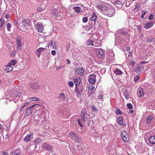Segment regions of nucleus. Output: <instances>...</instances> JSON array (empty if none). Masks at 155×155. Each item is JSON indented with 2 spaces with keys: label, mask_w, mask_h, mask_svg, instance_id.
<instances>
[{
  "label": "nucleus",
  "mask_w": 155,
  "mask_h": 155,
  "mask_svg": "<svg viewBox=\"0 0 155 155\" xmlns=\"http://www.w3.org/2000/svg\"><path fill=\"white\" fill-rule=\"evenodd\" d=\"M87 111L85 108L83 109L81 111L80 114L81 118L78 120V122L80 126L82 127H83V123H85L87 120Z\"/></svg>",
  "instance_id": "nucleus-1"
},
{
  "label": "nucleus",
  "mask_w": 155,
  "mask_h": 155,
  "mask_svg": "<svg viewBox=\"0 0 155 155\" xmlns=\"http://www.w3.org/2000/svg\"><path fill=\"white\" fill-rule=\"evenodd\" d=\"M21 22L19 27H20V28L21 31H25L30 26V21L28 19H22Z\"/></svg>",
  "instance_id": "nucleus-2"
},
{
  "label": "nucleus",
  "mask_w": 155,
  "mask_h": 155,
  "mask_svg": "<svg viewBox=\"0 0 155 155\" xmlns=\"http://www.w3.org/2000/svg\"><path fill=\"white\" fill-rule=\"evenodd\" d=\"M115 10L112 7L107 8L105 11H103V14L109 17H112L115 14Z\"/></svg>",
  "instance_id": "nucleus-3"
},
{
  "label": "nucleus",
  "mask_w": 155,
  "mask_h": 155,
  "mask_svg": "<svg viewBox=\"0 0 155 155\" xmlns=\"http://www.w3.org/2000/svg\"><path fill=\"white\" fill-rule=\"evenodd\" d=\"M121 137L122 140L125 142H127L129 140V137L127 132L125 130H122L120 133Z\"/></svg>",
  "instance_id": "nucleus-4"
},
{
  "label": "nucleus",
  "mask_w": 155,
  "mask_h": 155,
  "mask_svg": "<svg viewBox=\"0 0 155 155\" xmlns=\"http://www.w3.org/2000/svg\"><path fill=\"white\" fill-rule=\"evenodd\" d=\"M70 135L71 138L75 142L78 143H80L81 142V139L78 137V135L77 134L70 132Z\"/></svg>",
  "instance_id": "nucleus-5"
},
{
  "label": "nucleus",
  "mask_w": 155,
  "mask_h": 155,
  "mask_svg": "<svg viewBox=\"0 0 155 155\" xmlns=\"http://www.w3.org/2000/svg\"><path fill=\"white\" fill-rule=\"evenodd\" d=\"M52 13L53 15V17L55 18V20H59L61 18V17L60 15V13L58 12V10L56 9H53L52 11Z\"/></svg>",
  "instance_id": "nucleus-6"
},
{
  "label": "nucleus",
  "mask_w": 155,
  "mask_h": 155,
  "mask_svg": "<svg viewBox=\"0 0 155 155\" xmlns=\"http://www.w3.org/2000/svg\"><path fill=\"white\" fill-rule=\"evenodd\" d=\"M144 69L143 66L141 64H138L136 65L134 68V71L137 73L141 72Z\"/></svg>",
  "instance_id": "nucleus-7"
},
{
  "label": "nucleus",
  "mask_w": 155,
  "mask_h": 155,
  "mask_svg": "<svg viewBox=\"0 0 155 155\" xmlns=\"http://www.w3.org/2000/svg\"><path fill=\"white\" fill-rule=\"evenodd\" d=\"M96 74H94L89 75L88 77V81L91 84H94L96 82Z\"/></svg>",
  "instance_id": "nucleus-8"
},
{
  "label": "nucleus",
  "mask_w": 155,
  "mask_h": 155,
  "mask_svg": "<svg viewBox=\"0 0 155 155\" xmlns=\"http://www.w3.org/2000/svg\"><path fill=\"white\" fill-rule=\"evenodd\" d=\"M35 28L40 32H42L44 30V27L42 24L40 22L37 23L35 25Z\"/></svg>",
  "instance_id": "nucleus-9"
},
{
  "label": "nucleus",
  "mask_w": 155,
  "mask_h": 155,
  "mask_svg": "<svg viewBox=\"0 0 155 155\" xmlns=\"http://www.w3.org/2000/svg\"><path fill=\"white\" fill-rule=\"evenodd\" d=\"M96 6L97 8L100 9L101 10V12L103 13V11H105V10L107 8L105 6V3L101 2V3H99V5L96 4Z\"/></svg>",
  "instance_id": "nucleus-10"
},
{
  "label": "nucleus",
  "mask_w": 155,
  "mask_h": 155,
  "mask_svg": "<svg viewBox=\"0 0 155 155\" xmlns=\"http://www.w3.org/2000/svg\"><path fill=\"white\" fill-rule=\"evenodd\" d=\"M36 104H34L33 105L29 107L27 109L26 114V116H30L32 114V108H33Z\"/></svg>",
  "instance_id": "nucleus-11"
},
{
  "label": "nucleus",
  "mask_w": 155,
  "mask_h": 155,
  "mask_svg": "<svg viewBox=\"0 0 155 155\" xmlns=\"http://www.w3.org/2000/svg\"><path fill=\"white\" fill-rule=\"evenodd\" d=\"M96 53L98 57L102 58L103 57L104 54L103 50L101 48L97 49L96 51Z\"/></svg>",
  "instance_id": "nucleus-12"
},
{
  "label": "nucleus",
  "mask_w": 155,
  "mask_h": 155,
  "mask_svg": "<svg viewBox=\"0 0 155 155\" xmlns=\"http://www.w3.org/2000/svg\"><path fill=\"white\" fill-rule=\"evenodd\" d=\"M123 121L124 118L122 116L120 115L118 117L117 120L118 124L122 126H124L125 125V124Z\"/></svg>",
  "instance_id": "nucleus-13"
},
{
  "label": "nucleus",
  "mask_w": 155,
  "mask_h": 155,
  "mask_svg": "<svg viewBox=\"0 0 155 155\" xmlns=\"http://www.w3.org/2000/svg\"><path fill=\"white\" fill-rule=\"evenodd\" d=\"M17 46V49L20 50L21 49V38L20 36H18L17 38L16 39Z\"/></svg>",
  "instance_id": "nucleus-14"
},
{
  "label": "nucleus",
  "mask_w": 155,
  "mask_h": 155,
  "mask_svg": "<svg viewBox=\"0 0 155 155\" xmlns=\"http://www.w3.org/2000/svg\"><path fill=\"white\" fill-rule=\"evenodd\" d=\"M75 70L76 72L80 74L81 76H82L84 74V69L83 68H77L75 69Z\"/></svg>",
  "instance_id": "nucleus-15"
},
{
  "label": "nucleus",
  "mask_w": 155,
  "mask_h": 155,
  "mask_svg": "<svg viewBox=\"0 0 155 155\" xmlns=\"http://www.w3.org/2000/svg\"><path fill=\"white\" fill-rule=\"evenodd\" d=\"M44 149L48 151H50L52 150V147L49 144L45 143L43 145Z\"/></svg>",
  "instance_id": "nucleus-16"
},
{
  "label": "nucleus",
  "mask_w": 155,
  "mask_h": 155,
  "mask_svg": "<svg viewBox=\"0 0 155 155\" xmlns=\"http://www.w3.org/2000/svg\"><path fill=\"white\" fill-rule=\"evenodd\" d=\"M29 86L31 88L35 90L37 89L39 87L38 84L37 83H31Z\"/></svg>",
  "instance_id": "nucleus-17"
},
{
  "label": "nucleus",
  "mask_w": 155,
  "mask_h": 155,
  "mask_svg": "<svg viewBox=\"0 0 155 155\" xmlns=\"http://www.w3.org/2000/svg\"><path fill=\"white\" fill-rule=\"evenodd\" d=\"M154 24V23L152 21L147 22L144 25V27L146 29H149L152 27Z\"/></svg>",
  "instance_id": "nucleus-18"
},
{
  "label": "nucleus",
  "mask_w": 155,
  "mask_h": 155,
  "mask_svg": "<svg viewBox=\"0 0 155 155\" xmlns=\"http://www.w3.org/2000/svg\"><path fill=\"white\" fill-rule=\"evenodd\" d=\"M45 50V48H40L37 49L36 51V53L38 58L40 57L41 52Z\"/></svg>",
  "instance_id": "nucleus-19"
},
{
  "label": "nucleus",
  "mask_w": 155,
  "mask_h": 155,
  "mask_svg": "<svg viewBox=\"0 0 155 155\" xmlns=\"http://www.w3.org/2000/svg\"><path fill=\"white\" fill-rule=\"evenodd\" d=\"M137 94L139 97H141L143 96L144 92L142 88H140L138 89Z\"/></svg>",
  "instance_id": "nucleus-20"
},
{
  "label": "nucleus",
  "mask_w": 155,
  "mask_h": 155,
  "mask_svg": "<svg viewBox=\"0 0 155 155\" xmlns=\"http://www.w3.org/2000/svg\"><path fill=\"white\" fill-rule=\"evenodd\" d=\"M149 141L151 144H154L155 143V136H152L149 138Z\"/></svg>",
  "instance_id": "nucleus-21"
},
{
  "label": "nucleus",
  "mask_w": 155,
  "mask_h": 155,
  "mask_svg": "<svg viewBox=\"0 0 155 155\" xmlns=\"http://www.w3.org/2000/svg\"><path fill=\"white\" fill-rule=\"evenodd\" d=\"M114 72L116 75H120L122 73V72L119 69L116 68L114 70Z\"/></svg>",
  "instance_id": "nucleus-22"
},
{
  "label": "nucleus",
  "mask_w": 155,
  "mask_h": 155,
  "mask_svg": "<svg viewBox=\"0 0 155 155\" xmlns=\"http://www.w3.org/2000/svg\"><path fill=\"white\" fill-rule=\"evenodd\" d=\"M127 63L128 64L132 66H134L136 64V62L133 60H129L127 59Z\"/></svg>",
  "instance_id": "nucleus-23"
},
{
  "label": "nucleus",
  "mask_w": 155,
  "mask_h": 155,
  "mask_svg": "<svg viewBox=\"0 0 155 155\" xmlns=\"http://www.w3.org/2000/svg\"><path fill=\"white\" fill-rule=\"evenodd\" d=\"M74 83L77 86L81 82V80H80V78H76L74 80Z\"/></svg>",
  "instance_id": "nucleus-24"
},
{
  "label": "nucleus",
  "mask_w": 155,
  "mask_h": 155,
  "mask_svg": "<svg viewBox=\"0 0 155 155\" xmlns=\"http://www.w3.org/2000/svg\"><path fill=\"white\" fill-rule=\"evenodd\" d=\"M153 117L150 115L149 117H147L146 118V120L148 124L151 123L152 120L153 119Z\"/></svg>",
  "instance_id": "nucleus-25"
},
{
  "label": "nucleus",
  "mask_w": 155,
  "mask_h": 155,
  "mask_svg": "<svg viewBox=\"0 0 155 155\" xmlns=\"http://www.w3.org/2000/svg\"><path fill=\"white\" fill-rule=\"evenodd\" d=\"M92 24V22H90L88 24V25L86 26L85 29L87 31H89L93 27Z\"/></svg>",
  "instance_id": "nucleus-26"
},
{
  "label": "nucleus",
  "mask_w": 155,
  "mask_h": 155,
  "mask_svg": "<svg viewBox=\"0 0 155 155\" xmlns=\"http://www.w3.org/2000/svg\"><path fill=\"white\" fill-rule=\"evenodd\" d=\"M115 4L117 7H121L122 5V2L120 1H117L115 2Z\"/></svg>",
  "instance_id": "nucleus-27"
},
{
  "label": "nucleus",
  "mask_w": 155,
  "mask_h": 155,
  "mask_svg": "<svg viewBox=\"0 0 155 155\" xmlns=\"http://www.w3.org/2000/svg\"><path fill=\"white\" fill-rule=\"evenodd\" d=\"M32 136V135L31 134H28L27 136L25 137L24 140L25 141L28 142L30 140V137Z\"/></svg>",
  "instance_id": "nucleus-28"
},
{
  "label": "nucleus",
  "mask_w": 155,
  "mask_h": 155,
  "mask_svg": "<svg viewBox=\"0 0 155 155\" xmlns=\"http://www.w3.org/2000/svg\"><path fill=\"white\" fill-rule=\"evenodd\" d=\"M74 91H75L76 94H77V96H81V95L80 91L78 90V87L76 86L75 87Z\"/></svg>",
  "instance_id": "nucleus-29"
},
{
  "label": "nucleus",
  "mask_w": 155,
  "mask_h": 155,
  "mask_svg": "<svg viewBox=\"0 0 155 155\" xmlns=\"http://www.w3.org/2000/svg\"><path fill=\"white\" fill-rule=\"evenodd\" d=\"M13 70L12 67L8 64V65H7L6 66V68H5V70L7 71V72H9L12 71Z\"/></svg>",
  "instance_id": "nucleus-30"
},
{
  "label": "nucleus",
  "mask_w": 155,
  "mask_h": 155,
  "mask_svg": "<svg viewBox=\"0 0 155 155\" xmlns=\"http://www.w3.org/2000/svg\"><path fill=\"white\" fill-rule=\"evenodd\" d=\"M86 44L87 46H93V41L91 39H89L86 42Z\"/></svg>",
  "instance_id": "nucleus-31"
},
{
  "label": "nucleus",
  "mask_w": 155,
  "mask_h": 155,
  "mask_svg": "<svg viewBox=\"0 0 155 155\" xmlns=\"http://www.w3.org/2000/svg\"><path fill=\"white\" fill-rule=\"evenodd\" d=\"M155 39L152 37H150L147 38V41L148 43H152L154 41Z\"/></svg>",
  "instance_id": "nucleus-32"
},
{
  "label": "nucleus",
  "mask_w": 155,
  "mask_h": 155,
  "mask_svg": "<svg viewBox=\"0 0 155 155\" xmlns=\"http://www.w3.org/2000/svg\"><path fill=\"white\" fill-rule=\"evenodd\" d=\"M103 94L102 91H100L99 92L98 95L97 96L98 99H102L103 97Z\"/></svg>",
  "instance_id": "nucleus-33"
},
{
  "label": "nucleus",
  "mask_w": 155,
  "mask_h": 155,
  "mask_svg": "<svg viewBox=\"0 0 155 155\" xmlns=\"http://www.w3.org/2000/svg\"><path fill=\"white\" fill-rule=\"evenodd\" d=\"M124 95L125 96V98H126V99H129V94L128 92L127 91H125L124 93Z\"/></svg>",
  "instance_id": "nucleus-34"
},
{
  "label": "nucleus",
  "mask_w": 155,
  "mask_h": 155,
  "mask_svg": "<svg viewBox=\"0 0 155 155\" xmlns=\"http://www.w3.org/2000/svg\"><path fill=\"white\" fill-rule=\"evenodd\" d=\"M74 11L77 13H80L81 11V8L78 7H75L74 8Z\"/></svg>",
  "instance_id": "nucleus-35"
},
{
  "label": "nucleus",
  "mask_w": 155,
  "mask_h": 155,
  "mask_svg": "<svg viewBox=\"0 0 155 155\" xmlns=\"http://www.w3.org/2000/svg\"><path fill=\"white\" fill-rule=\"evenodd\" d=\"M45 6H43L41 5H40L37 8V10L40 12L45 10Z\"/></svg>",
  "instance_id": "nucleus-36"
},
{
  "label": "nucleus",
  "mask_w": 155,
  "mask_h": 155,
  "mask_svg": "<svg viewBox=\"0 0 155 155\" xmlns=\"http://www.w3.org/2000/svg\"><path fill=\"white\" fill-rule=\"evenodd\" d=\"M17 62V60H12L11 62L9 63L8 64L12 66V65H14Z\"/></svg>",
  "instance_id": "nucleus-37"
},
{
  "label": "nucleus",
  "mask_w": 155,
  "mask_h": 155,
  "mask_svg": "<svg viewBox=\"0 0 155 155\" xmlns=\"http://www.w3.org/2000/svg\"><path fill=\"white\" fill-rule=\"evenodd\" d=\"M100 46V44L98 43V41L97 40H95L93 41V46L96 47H98Z\"/></svg>",
  "instance_id": "nucleus-38"
},
{
  "label": "nucleus",
  "mask_w": 155,
  "mask_h": 155,
  "mask_svg": "<svg viewBox=\"0 0 155 155\" xmlns=\"http://www.w3.org/2000/svg\"><path fill=\"white\" fill-rule=\"evenodd\" d=\"M29 100L31 101H39L40 100V99L36 97H32L29 98Z\"/></svg>",
  "instance_id": "nucleus-39"
},
{
  "label": "nucleus",
  "mask_w": 155,
  "mask_h": 155,
  "mask_svg": "<svg viewBox=\"0 0 155 155\" xmlns=\"http://www.w3.org/2000/svg\"><path fill=\"white\" fill-rule=\"evenodd\" d=\"M59 98L61 100H64L65 98L64 94V93H61L59 95Z\"/></svg>",
  "instance_id": "nucleus-40"
},
{
  "label": "nucleus",
  "mask_w": 155,
  "mask_h": 155,
  "mask_svg": "<svg viewBox=\"0 0 155 155\" xmlns=\"http://www.w3.org/2000/svg\"><path fill=\"white\" fill-rule=\"evenodd\" d=\"M97 18L96 15L95 13L93 12L91 17L92 20L94 21Z\"/></svg>",
  "instance_id": "nucleus-41"
},
{
  "label": "nucleus",
  "mask_w": 155,
  "mask_h": 155,
  "mask_svg": "<svg viewBox=\"0 0 155 155\" xmlns=\"http://www.w3.org/2000/svg\"><path fill=\"white\" fill-rule=\"evenodd\" d=\"M5 21L4 20V19L2 18L0 19V27H2L3 26V24L5 22Z\"/></svg>",
  "instance_id": "nucleus-42"
},
{
  "label": "nucleus",
  "mask_w": 155,
  "mask_h": 155,
  "mask_svg": "<svg viewBox=\"0 0 155 155\" xmlns=\"http://www.w3.org/2000/svg\"><path fill=\"white\" fill-rule=\"evenodd\" d=\"M12 25L11 24L8 23L7 24L6 27L8 31H10V28H11Z\"/></svg>",
  "instance_id": "nucleus-43"
},
{
  "label": "nucleus",
  "mask_w": 155,
  "mask_h": 155,
  "mask_svg": "<svg viewBox=\"0 0 155 155\" xmlns=\"http://www.w3.org/2000/svg\"><path fill=\"white\" fill-rule=\"evenodd\" d=\"M140 76L139 74H138L137 76L134 78V81L135 82H137L140 78Z\"/></svg>",
  "instance_id": "nucleus-44"
},
{
  "label": "nucleus",
  "mask_w": 155,
  "mask_h": 155,
  "mask_svg": "<svg viewBox=\"0 0 155 155\" xmlns=\"http://www.w3.org/2000/svg\"><path fill=\"white\" fill-rule=\"evenodd\" d=\"M93 91H93L92 89H89V90L88 91L89 96H91V95L92 93H93Z\"/></svg>",
  "instance_id": "nucleus-45"
},
{
  "label": "nucleus",
  "mask_w": 155,
  "mask_h": 155,
  "mask_svg": "<svg viewBox=\"0 0 155 155\" xmlns=\"http://www.w3.org/2000/svg\"><path fill=\"white\" fill-rule=\"evenodd\" d=\"M117 111L116 112V114L117 115L120 114H122V112L118 108H117Z\"/></svg>",
  "instance_id": "nucleus-46"
},
{
  "label": "nucleus",
  "mask_w": 155,
  "mask_h": 155,
  "mask_svg": "<svg viewBox=\"0 0 155 155\" xmlns=\"http://www.w3.org/2000/svg\"><path fill=\"white\" fill-rule=\"evenodd\" d=\"M127 107L129 109H131L133 108V106L130 103L127 104Z\"/></svg>",
  "instance_id": "nucleus-47"
},
{
  "label": "nucleus",
  "mask_w": 155,
  "mask_h": 155,
  "mask_svg": "<svg viewBox=\"0 0 155 155\" xmlns=\"http://www.w3.org/2000/svg\"><path fill=\"white\" fill-rule=\"evenodd\" d=\"M3 137H4L3 138V141H6L7 139L8 138V134H7L5 137H4V136L3 135Z\"/></svg>",
  "instance_id": "nucleus-48"
},
{
  "label": "nucleus",
  "mask_w": 155,
  "mask_h": 155,
  "mask_svg": "<svg viewBox=\"0 0 155 155\" xmlns=\"http://www.w3.org/2000/svg\"><path fill=\"white\" fill-rule=\"evenodd\" d=\"M35 142L36 143H40L41 142V140L40 138H37L36 139L35 141Z\"/></svg>",
  "instance_id": "nucleus-49"
},
{
  "label": "nucleus",
  "mask_w": 155,
  "mask_h": 155,
  "mask_svg": "<svg viewBox=\"0 0 155 155\" xmlns=\"http://www.w3.org/2000/svg\"><path fill=\"white\" fill-rule=\"evenodd\" d=\"M146 11H143L142 12V15H141V17L143 19L144 18V15L146 14Z\"/></svg>",
  "instance_id": "nucleus-50"
},
{
  "label": "nucleus",
  "mask_w": 155,
  "mask_h": 155,
  "mask_svg": "<svg viewBox=\"0 0 155 155\" xmlns=\"http://www.w3.org/2000/svg\"><path fill=\"white\" fill-rule=\"evenodd\" d=\"M68 84L70 87H72L74 86V83L72 81H70L68 82Z\"/></svg>",
  "instance_id": "nucleus-51"
},
{
  "label": "nucleus",
  "mask_w": 155,
  "mask_h": 155,
  "mask_svg": "<svg viewBox=\"0 0 155 155\" xmlns=\"http://www.w3.org/2000/svg\"><path fill=\"white\" fill-rule=\"evenodd\" d=\"M88 18L87 17H85L83 18L82 19L84 23H86L87 21Z\"/></svg>",
  "instance_id": "nucleus-52"
},
{
  "label": "nucleus",
  "mask_w": 155,
  "mask_h": 155,
  "mask_svg": "<svg viewBox=\"0 0 155 155\" xmlns=\"http://www.w3.org/2000/svg\"><path fill=\"white\" fill-rule=\"evenodd\" d=\"M16 52L15 51H13L10 53V54L12 56H15L16 54Z\"/></svg>",
  "instance_id": "nucleus-53"
},
{
  "label": "nucleus",
  "mask_w": 155,
  "mask_h": 155,
  "mask_svg": "<svg viewBox=\"0 0 155 155\" xmlns=\"http://www.w3.org/2000/svg\"><path fill=\"white\" fill-rule=\"evenodd\" d=\"M153 14H151L148 17V19L150 20H152L153 18Z\"/></svg>",
  "instance_id": "nucleus-54"
},
{
  "label": "nucleus",
  "mask_w": 155,
  "mask_h": 155,
  "mask_svg": "<svg viewBox=\"0 0 155 155\" xmlns=\"http://www.w3.org/2000/svg\"><path fill=\"white\" fill-rule=\"evenodd\" d=\"M14 24L15 25H16L17 27H18L19 25V24L18 25V22L17 20H15L14 21Z\"/></svg>",
  "instance_id": "nucleus-55"
},
{
  "label": "nucleus",
  "mask_w": 155,
  "mask_h": 155,
  "mask_svg": "<svg viewBox=\"0 0 155 155\" xmlns=\"http://www.w3.org/2000/svg\"><path fill=\"white\" fill-rule=\"evenodd\" d=\"M10 153L11 155H18V154H17L15 151H12Z\"/></svg>",
  "instance_id": "nucleus-56"
},
{
  "label": "nucleus",
  "mask_w": 155,
  "mask_h": 155,
  "mask_svg": "<svg viewBox=\"0 0 155 155\" xmlns=\"http://www.w3.org/2000/svg\"><path fill=\"white\" fill-rule=\"evenodd\" d=\"M92 110L93 111H97V109L95 107V106L94 105H92Z\"/></svg>",
  "instance_id": "nucleus-57"
},
{
  "label": "nucleus",
  "mask_w": 155,
  "mask_h": 155,
  "mask_svg": "<svg viewBox=\"0 0 155 155\" xmlns=\"http://www.w3.org/2000/svg\"><path fill=\"white\" fill-rule=\"evenodd\" d=\"M25 108V107H24V106H22L19 109V111L21 112L23 110V109H24V108ZM20 113H21V112Z\"/></svg>",
  "instance_id": "nucleus-58"
},
{
  "label": "nucleus",
  "mask_w": 155,
  "mask_h": 155,
  "mask_svg": "<svg viewBox=\"0 0 155 155\" xmlns=\"http://www.w3.org/2000/svg\"><path fill=\"white\" fill-rule=\"evenodd\" d=\"M52 54L54 56L56 54V51L55 50H52L51 51Z\"/></svg>",
  "instance_id": "nucleus-59"
},
{
  "label": "nucleus",
  "mask_w": 155,
  "mask_h": 155,
  "mask_svg": "<svg viewBox=\"0 0 155 155\" xmlns=\"http://www.w3.org/2000/svg\"><path fill=\"white\" fill-rule=\"evenodd\" d=\"M2 155H8V154L7 152L3 151L2 153Z\"/></svg>",
  "instance_id": "nucleus-60"
},
{
  "label": "nucleus",
  "mask_w": 155,
  "mask_h": 155,
  "mask_svg": "<svg viewBox=\"0 0 155 155\" xmlns=\"http://www.w3.org/2000/svg\"><path fill=\"white\" fill-rule=\"evenodd\" d=\"M3 126L0 123V131L2 132L3 130Z\"/></svg>",
  "instance_id": "nucleus-61"
},
{
  "label": "nucleus",
  "mask_w": 155,
  "mask_h": 155,
  "mask_svg": "<svg viewBox=\"0 0 155 155\" xmlns=\"http://www.w3.org/2000/svg\"><path fill=\"white\" fill-rule=\"evenodd\" d=\"M29 104V103L28 102H26L25 103V104H24L23 105V106H24V107H25L26 106L28 105Z\"/></svg>",
  "instance_id": "nucleus-62"
},
{
  "label": "nucleus",
  "mask_w": 155,
  "mask_h": 155,
  "mask_svg": "<svg viewBox=\"0 0 155 155\" xmlns=\"http://www.w3.org/2000/svg\"><path fill=\"white\" fill-rule=\"evenodd\" d=\"M127 33V31H123L121 32V34L122 35H125Z\"/></svg>",
  "instance_id": "nucleus-63"
},
{
  "label": "nucleus",
  "mask_w": 155,
  "mask_h": 155,
  "mask_svg": "<svg viewBox=\"0 0 155 155\" xmlns=\"http://www.w3.org/2000/svg\"><path fill=\"white\" fill-rule=\"evenodd\" d=\"M53 41H51L50 42H49V45L51 46H52L53 44Z\"/></svg>",
  "instance_id": "nucleus-64"
}]
</instances>
